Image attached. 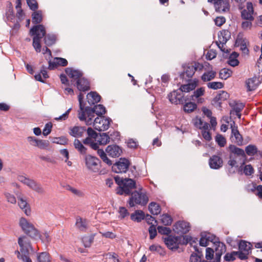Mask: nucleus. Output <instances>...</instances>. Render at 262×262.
<instances>
[{"label": "nucleus", "mask_w": 262, "mask_h": 262, "mask_svg": "<svg viewBox=\"0 0 262 262\" xmlns=\"http://www.w3.org/2000/svg\"><path fill=\"white\" fill-rule=\"evenodd\" d=\"M86 129L84 127L74 126L71 129L70 134L75 137H81L85 133Z\"/></svg>", "instance_id": "34"}, {"label": "nucleus", "mask_w": 262, "mask_h": 262, "mask_svg": "<svg viewBox=\"0 0 262 262\" xmlns=\"http://www.w3.org/2000/svg\"><path fill=\"white\" fill-rule=\"evenodd\" d=\"M255 14L252 3H247L246 7L241 12L242 19L254 20Z\"/></svg>", "instance_id": "17"}, {"label": "nucleus", "mask_w": 262, "mask_h": 262, "mask_svg": "<svg viewBox=\"0 0 262 262\" xmlns=\"http://www.w3.org/2000/svg\"><path fill=\"white\" fill-rule=\"evenodd\" d=\"M74 145L75 148L81 154H85L86 149L79 140L75 139L74 140Z\"/></svg>", "instance_id": "45"}, {"label": "nucleus", "mask_w": 262, "mask_h": 262, "mask_svg": "<svg viewBox=\"0 0 262 262\" xmlns=\"http://www.w3.org/2000/svg\"><path fill=\"white\" fill-rule=\"evenodd\" d=\"M19 225L23 231L31 237L34 239L40 237V234L38 230L25 217H21L19 219Z\"/></svg>", "instance_id": "6"}, {"label": "nucleus", "mask_w": 262, "mask_h": 262, "mask_svg": "<svg viewBox=\"0 0 262 262\" xmlns=\"http://www.w3.org/2000/svg\"><path fill=\"white\" fill-rule=\"evenodd\" d=\"M86 98L90 104H94L100 101L101 97L96 92H91L87 95Z\"/></svg>", "instance_id": "32"}, {"label": "nucleus", "mask_w": 262, "mask_h": 262, "mask_svg": "<svg viewBox=\"0 0 262 262\" xmlns=\"http://www.w3.org/2000/svg\"><path fill=\"white\" fill-rule=\"evenodd\" d=\"M209 242L215 243V236L210 233H202L201 237L200 239V245L201 246L206 247L208 245Z\"/></svg>", "instance_id": "20"}, {"label": "nucleus", "mask_w": 262, "mask_h": 262, "mask_svg": "<svg viewBox=\"0 0 262 262\" xmlns=\"http://www.w3.org/2000/svg\"><path fill=\"white\" fill-rule=\"evenodd\" d=\"M31 35H33V46L37 52L41 51L40 40L46 34V30L41 25L34 26L30 31Z\"/></svg>", "instance_id": "4"}, {"label": "nucleus", "mask_w": 262, "mask_h": 262, "mask_svg": "<svg viewBox=\"0 0 262 262\" xmlns=\"http://www.w3.org/2000/svg\"><path fill=\"white\" fill-rule=\"evenodd\" d=\"M4 195L8 202L13 204H16V199L13 194L9 192H5Z\"/></svg>", "instance_id": "59"}, {"label": "nucleus", "mask_w": 262, "mask_h": 262, "mask_svg": "<svg viewBox=\"0 0 262 262\" xmlns=\"http://www.w3.org/2000/svg\"><path fill=\"white\" fill-rule=\"evenodd\" d=\"M83 119L82 121H84L87 125H93L94 128L98 131H104L107 130L110 125L112 121L111 119L106 118L104 116H97L94 118Z\"/></svg>", "instance_id": "2"}, {"label": "nucleus", "mask_w": 262, "mask_h": 262, "mask_svg": "<svg viewBox=\"0 0 262 262\" xmlns=\"http://www.w3.org/2000/svg\"><path fill=\"white\" fill-rule=\"evenodd\" d=\"M161 221L162 223L165 226L170 225L172 223V219L167 214H164L161 216Z\"/></svg>", "instance_id": "53"}, {"label": "nucleus", "mask_w": 262, "mask_h": 262, "mask_svg": "<svg viewBox=\"0 0 262 262\" xmlns=\"http://www.w3.org/2000/svg\"><path fill=\"white\" fill-rule=\"evenodd\" d=\"M41 75L42 76V77L43 79H46V78H48L47 71L45 70V68L44 67H42V68L40 71V73L37 74L35 75V79L37 81L43 82V80H42Z\"/></svg>", "instance_id": "48"}, {"label": "nucleus", "mask_w": 262, "mask_h": 262, "mask_svg": "<svg viewBox=\"0 0 262 262\" xmlns=\"http://www.w3.org/2000/svg\"><path fill=\"white\" fill-rule=\"evenodd\" d=\"M27 139L28 142L29 143V144L31 145H32L33 146H35V147H37L38 142L39 140V139H37V138H36L35 137H33V136L28 137Z\"/></svg>", "instance_id": "64"}, {"label": "nucleus", "mask_w": 262, "mask_h": 262, "mask_svg": "<svg viewBox=\"0 0 262 262\" xmlns=\"http://www.w3.org/2000/svg\"><path fill=\"white\" fill-rule=\"evenodd\" d=\"M148 201V198L146 193L142 190L135 191L131 194L128 202L130 207H134L135 205H146Z\"/></svg>", "instance_id": "8"}, {"label": "nucleus", "mask_w": 262, "mask_h": 262, "mask_svg": "<svg viewBox=\"0 0 262 262\" xmlns=\"http://www.w3.org/2000/svg\"><path fill=\"white\" fill-rule=\"evenodd\" d=\"M169 101L174 104H180L183 102V96L180 90L173 91L168 95Z\"/></svg>", "instance_id": "21"}, {"label": "nucleus", "mask_w": 262, "mask_h": 262, "mask_svg": "<svg viewBox=\"0 0 262 262\" xmlns=\"http://www.w3.org/2000/svg\"><path fill=\"white\" fill-rule=\"evenodd\" d=\"M49 143L48 141L39 140L37 147L41 149H45L48 147Z\"/></svg>", "instance_id": "60"}, {"label": "nucleus", "mask_w": 262, "mask_h": 262, "mask_svg": "<svg viewBox=\"0 0 262 262\" xmlns=\"http://www.w3.org/2000/svg\"><path fill=\"white\" fill-rule=\"evenodd\" d=\"M94 235L84 236L82 238V241L85 247H90L93 242Z\"/></svg>", "instance_id": "46"}, {"label": "nucleus", "mask_w": 262, "mask_h": 262, "mask_svg": "<svg viewBox=\"0 0 262 262\" xmlns=\"http://www.w3.org/2000/svg\"><path fill=\"white\" fill-rule=\"evenodd\" d=\"M95 139L92 137H88L83 140V143L85 145H90L94 149H97V154L102 161L107 165H111L112 164L111 160L107 158L106 153L103 149H98V143H95Z\"/></svg>", "instance_id": "9"}, {"label": "nucleus", "mask_w": 262, "mask_h": 262, "mask_svg": "<svg viewBox=\"0 0 262 262\" xmlns=\"http://www.w3.org/2000/svg\"><path fill=\"white\" fill-rule=\"evenodd\" d=\"M184 111L186 113H191L196 108V104L193 102H188L184 105Z\"/></svg>", "instance_id": "50"}, {"label": "nucleus", "mask_w": 262, "mask_h": 262, "mask_svg": "<svg viewBox=\"0 0 262 262\" xmlns=\"http://www.w3.org/2000/svg\"><path fill=\"white\" fill-rule=\"evenodd\" d=\"M105 151L110 157L112 158H116L120 156L122 152V150L118 145L113 144L108 145L106 148Z\"/></svg>", "instance_id": "22"}, {"label": "nucleus", "mask_w": 262, "mask_h": 262, "mask_svg": "<svg viewBox=\"0 0 262 262\" xmlns=\"http://www.w3.org/2000/svg\"><path fill=\"white\" fill-rule=\"evenodd\" d=\"M238 256V253L236 251H233L231 253H227L225 257V260L226 261H233L235 259V256Z\"/></svg>", "instance_id": "58"}, {"label": "nucleus", "mask_w": 262, "mask_h": 262, "mask_svg": "<svg viewBox=\"0 0 262 262\" xmlns=\"http://www.w3.org/2000/svg\"><path fill=\"white\" fill-rule=\"evenodd\" d=\"M83 97L84 96L81 93H80L78 95V101L80 106V110L78 111V118L80 120H82L83 119H85L84 116H85L84 105L82 104Z\"/></svg>", "instance_id": "35"}, {"label": "nucleus", "mask_w": 262, "mask_h": 262, "mask_svg": "<svg viewBox=\"0 0 262 262\" xmlns=\"http://www.w3.org/2000/svg\"><path fill=\"white\" fill-rule=\"evenodd\" d=\"M193 125L201 130L208 129L209 125L208 123L204 122L200 118L196 117L192 120Z\"/></svg>", "instance_id": "30"}, {"label": "nucleus", "mask_w": 262, "mask_h": 262, "mask_svg": "<svg viewBox=\"0 0 262 262\" xmlns=\"http://www.w3.org/2000/svg\"><path fill=\"white\" fill-rule=\"evenodd\" d=\"M18 244L20 249L15 251L17 258L23 262H32L29 256V251L32 249V247L28 237L26 236L19 237L18 239Z\"/></svg>", "instance_id": "1"}, {"label": "nucleus", "mask_w": 262, "mask_h": 262, "mask_svg": "<svg viewBox=\"0 0 262 262\" xmlns=\"http://www.w3.org/2000/svg\"><path fill=\"white\" fill-rule=\"evenodd\" d=\"M239 161L238 159L233 157V155H230L229 160L228 161V164L231 167L229 169L230 173L235 172V169L238 167L237 162Z\"/></svg>", "instance_id": "33"}, {"label": "nucleus", "mask_w": 262, "mask_h": 262, "mask_svg": "<svg viewBox=\"0 0 262 262\" xmlns=\"http://www.w3.org/2000/svg\"><path fill=\"white\" fill-rule=\"evenodd\" d=\"M148 209L150 212L154 215H158L161 211L160 206L155 202H151L149 204Z\"/></svg>", "instance_id": "41"}, {"label": "nucleus", "mask_w": 262, "mask_h": 262, "mask_svg": "<svg viewBox=\"0 0 262 262\" xmlns=\"http://www.w3.org/2000/svg\"><path fill=\"white\" fill-rule=\"evenodd\" d=\"M53 142L59 144L65 145L67 143L68 140L66 137H64L55 138L53 139Z\"/></svg>", "instance_id": "61"}, {"label": "nucleus", "mask_w": 262, "mask_h": 262, "mask_svg": "<svg viewBox=\"0 0 262 262\" xmlns=\"http://www.w3.org/2000/svg\"><path fill=\"white\" fill-rule=\"evenodd\" d=\"M17 195V198L18 200V206L21 209L25 212V213L27 215H29L31 213V210L29 207V205H28V203L27 202L26 200L24 199L20 195Z\"/></svg>", "instance_id": "26"}, {"label": "nucleus", "mask_w": 262, "mask_h": 262, "mask_svg": "<svg viewBox=\"0 0 262 262\" xmlns=\"http://www.w3.org/2000/svg\"><path fill=\"white\" fill-rule=\"evenodd\" d=\"M203 68V65L198 62L188 64L184 66V72L182 74V76L183 78H185V76L187 78H191L194 75L196 71L201 70Z\"/></svg>", "instance_id": "11"}, {"label": "nucleus", "mask_w": 262, "mask_h": 262, "mask_svg": "<svg viewBox=\"0 0 262 262\" xmlns=\"http://www.w3.org/2000/svg\"><path fill=\"white\" fill-rule=\"evenodd\" d=\"M110 137L106 133H103L98 135L95 141V143H97L98 146H99V145H106L110 142ZM98 147H99V146Z\"/></svg>", "instance_id": "31"}, {"label": "nucleus", "mask_w": 262, "mask_h": 262, "mask_svg": "<svg viewBox=\"0 0 262 262\" xmlns=\"http://www.w3.org/2000/svg\"><path fill=\"white\" fill-rule=\"evenodd\" d=\"M118 212L119 213V217L120 219H123L125 217L128 216L129 215V212L125 207H119Z\"/></svg>", "instance_id": "57"}, {"label": "nucleus", "mask_w": 262, "mask_h": 262, "mask_svg": "<svg viewBox=\"0 0 262 262\" xmlns=\"http://www.w3.org/2000/svg\"><path fill=\"white\" fill-rule=\"evenodd\" d=\"M66 73L68 76L72 79V81H77L82 77V73L79 70H73L71 68H67Z\"/></svg>", "instance_id": "25"}, {"label": "nucleus", "mask_w": 262, "mask_h": 262, "mask_svg": "<svg viewBox=\"0 0 262 262\" xmlns=\"http://www.w3.org/2000/svg\"><path fill=\"white\" fill-rule=\"evenodd\" d=\"M254 20L243 19L241 24L242 28L244 31L251 30L252 28V22Z\"/></svg>", "instance_id": "44"}, {"label": "nucleus", "mask_w": 262, "mask_h": 262, "mask_svg": "<svg viewBox=\"0 0 262 262\" xmlns=\"http://www.w3.org/2000/svg\"><path fill=\"white\" fill-rule=\"evenodd\" d=\"M42 20V16L40 11L34 12L32 14V22L34 24H39Z\"/></svg>", "instance_id": "49"}, {"label": "nucleus", "mask_w": 262, "mask_h": 262, "mask_svg": "<svg viewBox=\"0 0 262 262\" xmlns=\"http://www.w3.org/2000/svg\"><path fill=\"white\" fill-rule=\"evenodd\" d=\"M229 97L228 93L225 91H222L214 99V101L217 103L219 107H221V102L227 99Z\"/></svg>", "instance_id": "40"}, {"label": "nucleus", "mask_w": 262, "mask_h": 262, "mask_svg": "<svg viewBox=\"0 0 262 262\" xmlns=\"http://www.w3.org/2000/svg\"><path fill=\"white\" fill-rule=\"evenodd\" d=\"M190 226L187 222L179 221L174 225L173 230L178 234H185L189 231Z\"/></svg>", "instance_id": "19"}, {"label": "nucleus", "mask_w": 262, "mask_h": 262, "mask_svg": "<svg viewBox=\"0 0 262 262\" xmlns=\"http://www.w3.org/2000/svg\"><path fill=\"white\" fill-rule=\"evenodd\" d=\"M229 148L231 151L230 155H233V157L239 159L241 164H244L246 159L244 150L232 145H230Z\"/></svg>", "instance_id": "16"}, {"label": "nucleus", "mask_w": 262, "mask_h": 262, "mask_svg": "<svg viewBox=\"0 0 262 262\" xmlns=\"http://www.w3.org/2000/svg\"><path fill=\"white\" fill-rule=\"evenodd\" d=\"M215 139L216 143L221 147H224L226 143L225 138L220 134H217L215 136Z\"/></svg>", "instance_id": "56"}, {"label": "nucleus", "mask_w": 262, "mask_h": 262, "mask_svg": "<svg viewBox=\"0 0 262 262\" xmlns=\"http://www.w3.org/2000/svg\"><path fill=\"white\" fill-rule=\"evenodd\" d=\"M85 164L89 170L97 172L99 170V160L91 155H86L84 158Z\"/></svg>", "instance_id": "13"}, {"label": "nucleus", "mask_w": 262, "mask_h": 262, "mask_svg": "<svg viewBox=\"0 0 262 262\" xmlns=\"http://www.w3.org/2000/svg\"><path fill=\"white\" fill-rule=\"evenodd\" d=\"M215 75L216 72L213 71L205 72L202 76V80L205 82L209 81L214 79Z\"/></svg>", "instance_id": "42"}, {"label": "nucleus", "mask_w": 262, "mask_h": 262, "mask_svg": "<svg viewBox=\"0 0 262 262\" xmlns=\"http://www.w3.org/2000/svg\"><path fill=\"white\" fill-rule=\"evenodd\" d=\"M231 129V139L232 141L238 145L243 144V137L237 129V126L235 125L234 122L230 124Z\"/></svg>", "instance_id": "18"}, {"label": "nucleus", "mask_w": 262, "mask_h": 262, "mask_svg": "<svg viewBox=\"0 0 262 262\" xmlns=\"http://www.w3.org/2000/svg\"><path fill=\"white\" fill-rule=\"evenodd\" d=\"M245 151L248 156H253L257 151V149L255 145H249L245 148Z\"/></svg>", "instance_id": "54"}, {"label": "nucleus", "mask_w": 262, "mask_h": 262, "mask_svg": "<svg viewBox=\"0 0 262 262\" xmlns=\"http://www.w3.org/2000/svg\"><path fill=\"white\" fill-rule=\"evenodd\" d=\"M38 262H50L49 255L47 252H42L37 256Z\"/></svg>", "instance_id": "51"}, {"label": "nucleus", "mask_w": 262, "mask_h": 262, "mask_svg": "<svg viewBox=\"0 0 262 262\" xmlns=\"http://www.w3.org/2000/svg\"><path fill=\"white\" fill-rule=\"evenodd\" d=\"M232 74V71L227 68H224L220 71V78L226 80L230 77Z\"/></svg>", "instance_id": "43"}, {"label": "nucleus", "mask_w": 262, "mask_h": 262, "mask_svg": "<svg viewBox=\"0 0 262 262\" xmlns=\"http://www.w3.org/2000/svg\"><path fill=\"white\" fill-rule=\"evenodd\" d=\"M17 179L19 182L27 185L36 192L40 194H43L45 193V190L43 187L40 184L37 183L35 180L31 179L23 175H18Z\"/></svg>", "instance_id": "7"}, {"label": "nucleus", "mask_w": 262, "mask_h": 262, "mask_svg": "<svg viewBox=\"0 0 262 262\" xmlns=\"http://www.w3.org/2000/svg\"><path fill=\"white\" fill-rule=\"evenodd\" d=\"M215 7L220 12H226L229 10V4L226 0H217Z\"/></svg>", "instance_id": "36"}, {"label": "nucleus", "mask_w": 262, "mask_h": 262, "mask_svg": "<svg viewBox=\"0 0 262 262\" xmlns=\"http://www.w3.org/2000/svg\"><path fill=\"white\" fill-rule=\"evenodd\" d=\"M216 246L215 253L216 254H220L222 255L223 253L226 251V246L224 244L221 242H217L214 243Z\"/></svg>", "instance_id": "47"}, {"label": "nucleus", "mask_w": 262, "mask_h": 262, "mask_svg": "<svg viewBox=\"0 0 262 262\" xmlns=\"http://www.w3.org/2000/svg\"><path fill=\"white\" fill-rule=\"evenodd\" d=\"M52 124L51 122L47 123L43 129L42 134L44 136H48L51 132Z\"/></svg>", "instance_id": "63"}, {"label": "nucleus", "mask_w": 262, "mask_h": 262, "mask_svg": "<svg viewBox=\"0 0 262 262\" xmlns=\"http://www.w3.org/2000/svg\"><path fill=\"white\" fill-rule=\"evenodd\" d=\"M75 226L79 230L85 231L88 229L89 222L86 219L78 216L76 217Z\"/></svg>", "instance_id": "24"}, {"label": "nucleus", "mask_w": 262, "mask_h": 262, "mask_svg": "<svg viewBox=\"0 0 262 262\" xmlns=\"http://www.w3.org/2000/svg\"><path fill=\"white\" fill-rule=\"evenodd\" d=\"M105 113V108L101 104L95 105L93 108L86 107L85 108L86 118H94L96 115L98 116H102Z\"/></svg>", "instance_id": "10"}, {"label": "nucleus", "mask_w": 262, "mask_h": 262, "mask_svg": "<svg viewBox=\"0 0 262 262\" xmlns=\"http://www.w3.org/2000/svg\"><path fill=\"white\" fill-rule=\"evenodd\" d=\"M222 159L219 156H213L209 160L210 167L212 169H219L222 166Z\"/></svg>", "instance_id": "27"}, {"label": "nucleus", "mask_w": 262, "mask_h": 262, "mask_svg": "<svg viewBox=\"0 0 262 262\" xmlns=\"http://www.w3.org/2000/svg\"><path fill=\"white\" fill-rule=\"evenodd\" d=\"M76 86L80 91H86L90 89L89 81L83 77L78 79L76 82Z\"/></svg>", "instance_id": "28"}, {"label": "nucleus", "mask_w": 262, "mask_h": 262, "mask_svg": "<svg viewBox=\"0 0 262 262\" xmlns=\"http://www.w3.org/2000/svg\"><path fill=\"white\" fill-rule=\"evenodd\" d=\"M205 94V89L200 88L194 91L193 94L191 96V100L198 103L202 104L205 101V99L202 97Z\"/></svg>", "instance_id": "23"}, {"label": "nucleus", "mask_w": 262, "mask_h": 262, "mask_svg": "<svg viewBox=\"0 0 262 262\" xmlns=\"http://www.w3.org/2000/svg\"><path fill=\"white\" fill-rule=\"evenodd\" d=\"M258 81L256 77L248 79L246 82L247 90L249 91L254 90L258 86Z\"/></svg>", "instance_id": "38"}, {"label": "nucleus", "mask_w": 262, "mask_h": 262, "mask_svg": "<svg viewBox=\"0 0 262 262\" xmlns=\"http://www.w3.org/2000/svg\"><path fill=\"white\" fill-rule=\"evenodd\" d=\"M55 36L54 35L48 34L45 36V43L47 46H50L54 44L55 42Z\"/></svg>", "instance_id": "52"}, {"label": "nucleus", "mask_w": 262, "mask_h": 262, "mask_svg": "<svg viewBox=\"0 0 262 262\" xmlns=\"http://www.w3.org/2000/svg\"><path fill=\"white\" fill-rule=\"evenodd\" d=\"M115 181L119 185L117 193L121 195L123 194L129 195L132 190L136 188V183L132 179L125 178L120 180L119 178L116 177Z\"/></svg>", "instance_id": "5"}, {"label": "nucleus", "mask_w": 262, "mask_h": 262, "mask_svg": "<svg viewBox=\"0 0 262 262\" xmlns=\"http://www.w3.org/2000/svg\"><path fill=\"white\" fill-rule=\"evenodd\" d=\"M144 217L145 214L141 210H136L134 213L130 215L131 220L136 222H140L144 219Z\"/></svg>", "instance_id": "39"}, {"label": "nucleus", "mask_w": 262, "mask_h": 262, "mask_svg": "<svg viewBox=\"0 0 262 262\" xmlns=\"http://www.w3.org/2000/svg\"><path fill=\"white\" fill-rule=\"evenodd\" d=\"M129 162L126 159H120V160L114 164L112 166V170L116 173L125 172L128 168Z\"/></svg>", "instance_id": "15"}, {"label": "nucleus", "mask_w": 262, "mask_h": 262, "mask_svg": "<svg viewBox=\"0 0 262 262\" xmlns=\"http://www.w3.org/2000/svg\"><path fill=\"white\" fill-rule=\"evenodd\" d=\"M194 242L193 238L188 235L173 236H168L164 238V243L167 247L171 250L177 249L180 244L186 245L188 243L192 244Z\"/></svg>", "instance_id": "3"}, {"label": "nucleus", "mask_w": 262, "mask_h": 262, "mask_svg": "<svg viewBox=\"0 0 262 262\" xmlns=\"http://www.w3.org/2000/svg\"><path fill=\"white\" fill-rule=\"evenodd\" d=\"M229 104L232 107L233 111L235 112V114L238 118H241V112L244 107V104L236 101H233L230 102Z\"/></svg>", "instance_id": "29"}, {"label": "nucleus", "mask_w": 262, "mask_h": 262, "mask_svg": "<svg viewBox=\"0 0 262 262\" xmlns=\"http://www.w3.org/2000/svg\"><path fill=\"white\" fill-rule=\"evenodd\" d=\"M197 84V81L193 80L187 84L181 85L180 90L181 92L188 93L190 91L194 90Z\"/></svg>", "instance_id": "37"}, {"label": "nucleus", "mask_w": 262, "mask_h": 262, "mask_svg": "<svg viewBox=\"0 0 262 262\" xmlns=\"http://www.w3.org/2000/svg\"><path fill=\"white\" fill-rule=\"evenodd\" d=\"M158 232L162 234H166L168 235L170 233L171 230L169 228L163 227V226H158Z\"/></svg>", "instance_id": "62"}, {"label": "nucleus", "mask_w": 262, "mask_h": 262, "mask_svg": "<svg viewBox=\"0 0 262 262\" xmlns=\"http://www.w3.org/2000/svg\"><path fill=\"white\" fill-rule=\"evenodd\" d=\"M223 86V84L221 82H211L207 83L208 88L213 90L222 89Z\"/></svg>", "instance_id": "55"}, {"label": "nucleus", "mask_w": 262, "mask_h": 262, "mask_svg": "<svg viewBox=\"0 0 262 262\" xmlns=\"http://www.w3.org/2000/svg\"><path fill=\"white\" fill-rule=\"evenodd\" d=\"M219 39L216 42L218 47L223 52H227V50L224 48V45L230 37V33L228 30H224L220 31L218 35Z\"/></svg>", "instance_id": "14"}, {"label": "nucleus", "mask_w": 262, "mask_h": 262, "mask_svg": "<svg viewBox=\"0 0 262 262\" xmlns=\"http://www.w3.org/2000/svg\"><path fill=\"white\" fill-rule=\"evenodd\" d=\"M251 248V245L250 243L241 241L238 245V251H236L238 253V258L242 260L247 259L250 252Z\"/></svg>", "instance_id": "12"}]
</instances>
